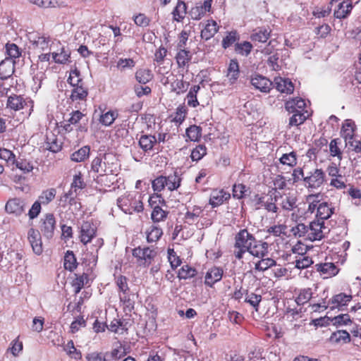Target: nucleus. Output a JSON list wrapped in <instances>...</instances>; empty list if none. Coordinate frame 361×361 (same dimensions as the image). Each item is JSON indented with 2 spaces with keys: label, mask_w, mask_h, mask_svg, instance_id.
Wrapping results in <instances>:
<instances>
[{
  "label": "nucleus",
  "mask_w": 361,
  "mask_h": 361,
  "mask_svg": "<svg viewBox=\"0 0 361 361\" xmlns=\"http://www.w3.org/2000/svg\"><path fill=\"white\" fill-rule=\"evenodd\" d=\"M255 238L247 229H242L235 235L233 255L236 259L243 258V255L247 252L251 244L253 243Z\"/></svg>",
  "instance_id": "nucleus-1"
},
{
  "label": "nucleus",
  "mask_w": 361,
  "mask_h": 361,
  "mask_svg": "<svg viewBox=\"0 0 361 361\" xmlns=\"http://www.w3.org/2000/svg\"><path fill=\"white\" fill-rule=\"evenodd\" d=\"M118 206L126 214H132L133 212H141L143 210L142 202L140 195L126 193L117 200Z\"/></svg>",
  "instance_id": "nucleus-2"
},
{
  "label": "nucleus",
  "mask_w": 361,
  "mask_h": 361,
  "mask_svg": "<svg viewBox=\"0 0 361 361\" xmlns=\"http://www.w3.org/2000/svg\"><path fill=\"white\" fill-rule=\"evenodd\" d=\"M6 108L15 111L23 110V118L30 116L32 111V102L24 99L20 95L13 94L8 97L6 103Z\"/></svg>",
  "instance_id": "nucleus-3"
},
{
  "label": "nucleus",
  "mask_w": 361,
  "mask_h": 361,
  "mask_svg": "<svg viewBox=\"0 0 361 361\" xmlns=\"http://www.w3.org/2000/svg\"><path fill=\"white\" fill-rule=\"evenodd\" d=\"M132 255L136 259L138 265L148 267L157 257V252L153 247H137L133 250Z\"/></svg>",
  "instance_id": "nucleus-4"
},
{
  "label": "nucleus",
  "mask_w": 361,
  "mask_h": 361,
  "mask_svg": "<svg viewBox=\"0 0 361 361\" xmlns=\"http://www.w3.org/2000/svg\"><path fill=\"white\" fill-rule=\"evenodd\" d=\"M30 46L29 49L35 54H38L42 51H49V38L44 35L36 34L30 35L29 37Z\"/></svg>",
  "instance_id": "nucleus-5"
},
{
  "label": "nucleus",
  "mask_w": 361,
  "mask_h": 361,
  "mask_svg": "<svg viewBox=\"0 0 361 361\" xmlns=\"http://www.w3.org/2000/svg\"><path fill=\"white\" fill-rule=\"evenodd\" d=\"M329 231L324 226V222L320 220L313 221L308 226L307 238L311 241L320 240Z\"/></svg>",
  "instance_id": "nucleus-6"
},
{
  "label": "nucleus",
  "mask_w": 361,
  "mask_h": 361,
  "mask_svg": "<svg viewBox=\"0 0 361 361\" xmlns=\"http://www.w3.org/2000/svg\"><path fill=\"white\" fill-rule=\"evenodd\" d=\"M325 177V173L322 169H315L304 178V182L307 188L317 189L323 185Z\"/></svg>",
  "instance_id": "nucleus-7"
},
{
  "label": "nucleus",
  "mask_w": 361,
  "mask_h": 361,
  "mask_svg": "<svg viewBox=\"0 0 361 361\" xmlns=\"http://www.w3.org/2000/svg\"><path fill=\"white\" fill-rule=\"evenodd\" d=\"M26 204L23 200L13 198L9 200L6 204V211L9 214L20 216L25 212Z\"/></svg>",
  "instance_id": "nucleus-8"
},
{
  "label": "nucleus",
  "mask_w": 361,
  "mask_h": 361,
  "mask_svg": "<svg viewBox=\"0 0 361 361\" xmlns=\"http://www.w3.org/2000/svg\"><path fill=\"white\" fill-rule=\"evenodd\" d=\"M268 243L266 242L257 241L255 238L247 252L252 256L258 258H263L268 254Z\"/></svg>",
  "instance_id": "nucleus-9"
},
{
  "label": "nucleus",
  "mask_w": 361,
  "mask_h": 361,
  "mask_svg": "<svg viewBox=\"0 0 361 361\" xmlns=\"http://www.w3.org/2000/svg\"><path fill=\"white\" fill-rule=\"evenodd\" d=\"M96 228L89 221L83 222L80 228V240L85 245L90 243L95 235Z\"/></svg>",
  "instance_id": "nucleus-10"
},
{
  "label": "nucleus",
  "mask_w": 361,
  "mask_h": 361,
  "mask_svg": "<svg viewBox=\"0 0 361 361\" xmlns=\"http://www.w3.org/2000/svg\"><path fill=\"white\" fill-rule=\"evenodd\" d=\"M28 240L33 252L36 255H40L42 252V243L39 232L33 228L30 229L28 232Z\"/></svg>",
  "instance_id": "nucleus-11"
},
{
  "label": "nucleus",
  "mask_w": 361,
  "mask_h": 361,
  "mask_svg": "<svg viewBox=\"0 0 361 361\" xmlns=\"http://www.w3.org/2000/svg\"><path fill=\"white\" fill-rule=\"evenodd\" d=\"M306 103L301 98H293L285 103V109L290 114L301 113L307 111L305 110Z\"/></svg>",
  "instance_id": "nucleus-12"
},
{
  "label": "nucleus",
  "mask_w": 361,
  "mask_h": 361,
  "mask_svg": "<svg viewBox=\"0 0 361 361\" xmlns=\"http://www.w3.org/2000/svg\"><path fill=\"white\" fill-rule=\"evenodd\" d=\"M251 84L256 89L260 90L262 92L267 93L270 91L273 83L268 78L259 75H256L252 77Z\"/></svg>",
  "instance_id": "nucleus-13"
},
{
  "label": "nucleus",
  "mask_w": 361,
  "mask_h": 361,
  "mask_svg": "<svg viewBox=\"0 0 361 361\" xmlns=\"http://www.w3.org/2000/svg\"><path fill=\"white\" fill-rule=\"evenodd\" d=\"M56 220L52 214H47L43 221L41 231L47 238L53 236L55 229Z\"/></svg>",
  "instance_id": "nucleus-14"
},
{
  "label": "nucleus",
  "mask_w": 361,
  "mask_h": 361,
  "mask_svg": "<svg viewBox=\"0 0 361 361\" xmlns=\"http://www.w3.org/2000/svg\"><path fill=\"white\" fill-rule=\"evenodd\" d=\"M224 271L221 268L213 267L209 269L205 275L204 283L212 287L215 283L219 281L223 276Z\"/></svg>",
  "instance_id": "nucleus-15"
},
{
  "label": "nucleus",
  "mask_w": 361,
  "mask_h": 361,
  "mask_svg": "<svg viewBox=\"0 0 361 361\" xmlns=\"http://www.w3.org/2000/svg\"><path fill=\"white\" fill-rule=\"evenodd\" d=\"M229 198L230 194L225 192L223 189L214 190L210 195L209 204L212 207H216L222 204L224 201Z\"/></svg>",
  "instance_id": "nucleus-16"
},
{
  "label": "nucleus",
  "mask_w": 361,
  "mask_h": 361,
  "mask_svg": "<svg viewBox=\"0 0 361 361\" xmlns=\"http://www.w3.org/2000/svg\"><path fill=\"white\" fill-rule=\"evenodd\" d=\"M15 61L11 59L6 58L0 63V79L6 80L14 73Z\"/></svg>",
  "instance_id": "nucleus-17"
},
{
  "label": "nucleus",
  "mask_w": 361,
  "mask_h": 361,
  "mask_svg": "<svg viewBox=\"0 0 361 361\" xmlns=\"http://www.w3.org/2000/svg\"><path fill=\"white\" fill-rule=\"evenodd\" d=\"M107 159V157L104 156V161L102 160L99 157H96L93 159L92 163V170L99 173L102 174V173H111L114 171V165L106 166V160Z\"/></svg>",
  "instance_id": "nucleus-18"
},
{
  "label": "nucleus",
  "mask_w": 361,
  "mask_h": 361,
  "mask_svg": "<svg viewBox=\"0 0 361 361\" xmlns=\"http://www.w3.org/2000/svg\"><path fill=\"white\" fill-rule=\"evenodd\" d=\"M274 83L276 89L282 93L290 94L294 90V86L288 79L276 77L274 78Z\"/></svg>",
  "instance_id": "nucleus-19"
},
{
  "label": "nucleus",
  "mask_w": 361,
  "mask_h": 361,
  "mask_svg": "<svg viewBox=\"0 0 361 361\" xmlns=\"http://www.w3.org/2000/svg\"><path fill=\"white\" fill-rule=\"evenodd\" d=\"M317 270L324 275V278H329L337 274L338 269L333 263H324L316 264Z\"/></svg>",
  "instance_id": "nucleus-20"
},
{
  "label": "nucleus",
  "mask_w": 361,
  "mask_h": 361,
  "mask_svg": "<svg viewBox=\"0 0 361 361\" xmlns=\"http://www.w3.org/2000/svg\"><path fill=\"white\" fill-rule=\"evenodd\" d=\"M353 8L352 1L345 0L338 4V8L334 11V16L336 18H345Z\"/></svg>",
  "instance_id": "nucleus-21"
},
{
  "label": "nucleus",
  "mask_w": 361,
  "mask_h": 361,
  "mask_svg": "<svg viewBox=\"0 0 361 361\" xmlns=\"http://www.w3.org/2000/svg\"><path fill=\"white\" fill-rule=\"evenodd\" d=\"M279 203L281 208L286 211H291L296 207L297 198L294 195L288 194L280 196Z\"/></svg>",
  "instance_id": "nucleus-22"
},
{
  "label": "nucleus",
  "mask_w": 361,
  "mask_h": 361,
  "mask_svg": "<svg viewBox=\"0 0 361 361\" xmlns=\"http://www.w3.org/2000/svg\"><path fill=\"white\" fill-rule=\"evenodd\" d=\"M352 299L351 295H346L344 293H339L332 298L330 301V304L332 305L331 308H341L343 306L347 305Z\"/></svg>",
  "instance_id": "nucleus-23"
},
{
  "label": "nucleus",
  "mask_w": 361,
  "mask_h": 361,
  "mask_svg": "<svg viewBox=\"0 0 361 361\" xmlns=\"http://www.w3.org/2000/svg\"><path fill=\"white\" fill-rule=\"evenodd\" d=\"M217 23L214 20H209L204 29L201 31V37L206 40L212 38L218 31Z\"/></svg>",
  "instance_id": "nucleus-24"
},
{
  "label": "nucleus",
  "mask_w": 361,
  "mask_h": 361,
  "mask_svg": "<svg viewBox=\"0 0 361 361\" xmlns=\"http://www.w3.org/2000/svg\"><path fill=\"white\" fill-rule=\"evenodd\" d=\"M333 214L332 208L326 203L322 202L317 207V220L324 221L328 219Z\"/></svg>",
  "instance_id": "nucleus-25"
},
{
  "label": "nucleus",
  "mask_w": 361,
  "mask_h": 361,
  "mask_svg": "<svg viewBox=\"0 0 361 361\" xmlns=\"http://www.w3.org/2000/svg\"><path fill=\"white\" fill-rule=\"evenodd\" d=\"M239 76V65L236 60L232 59L230 61L227 77L231 84L234 83Z\"/></svg>",
  "instance_id": "nucleus-26"
},
{
  "label": "nucleus",
  "mask_w": 361,
  "mask_h": 361,
  "mask_svg": "<svg viewBox=\"0 0 361 361\" xmlns=\"http://www.w3.org/2000/svg\"><path fill=\"white\" fill-rule=\"evenodd\" d=\"M200 90L199 85L192 86L186 97L187 104L191 107L195 108L199 105V102L197 99V94Z\"/></svg>",
  "instance_id": "nucleus-27"
},
{
  "label": "nucleus",
  "mask_w": 361,
  "mask_h": 361,
  "mask_svg": "<svg viewBox=\"0 0 361 361\" xmlns=\"http://www.w3.org/2000/svg\"><path fill=\"white\" fill-rule=\"evenodd\" d=\"M76 277L72 282V286L74 288V292L78 294L81 289L88 283V275L82 274L81 275L75 274Z\"/></svg>",
  "instance_id": "nucleus-28"
},
{
  "label": "nucleus",
  "mask_w": 361,
  "mask_h": 361,
  "mask_svg": "<svg viewBox=\"0 0 361 361\" xmlns=\"http://www.w3.org/2000/svg\"><path fill=\"white\" fill-rule=\"evenodd\" d=\"M88 95L87 90L82 84L76 85L72 90L71 99L75 100H84Z\"/></svg>",
  "instance_id": "nucleus-29"
},
{
  "label": "nucleus",
  "mask_w": 361,
  "mask_h": 361,
  "mask_svg": "<svg viewBox=\"0 0 361 361\" xmlns=\"http://www.w3.org/2000/svg\"><path fill=\"white\" fill-rule=\"evenodd\" d=\"M157 140L154 136L144 135L139 140V145L144 151H148L152 149Z\"/></svg>",
  "instance_id": "nucleus-30"
},
{
  "label": "nucleus",
  "mask_w": 361,
  "mask_h": 361,
  "mask_svg": "<svg viewBox=\"0 0 361 361\" xmlns=\"http://www.w3.org/2000/svg\"><path fill=\"white\" fill-rule=\"evenodd\" d=\"M147 240L148 243L157 241L162 235L163 232L161 228L156 226H151L146 231Z\"/></svg>",
  "instance_id": "nucleus-31"
},
{
  "label": "nucleus",
  "mask_w": 361,
  "mask_h": 361,
  "mask_svg": "<svg viewBox=\"0 0 361 361\" xmlns=\"http://www.w3.org/2000/svg\"><path fill=\"white\" fill-rule=\"evenodd\" d=\"M180 182L181 178L178 176L177 172L166 177V186L171 191L178 189L180 185Z\"/></svg>",
  "instance_id": "nucleus-32"
},
{
  "label": "nucleus",
  "mask_w": 361,
  "mask_h": 361,
  "mask_svg": "<svg viewBox=\"0 0 361 361\" xmlns=\"http://www.w3.org/2000/svg\"><path fill=\"white\" fill-rule=\"evenodd\" d=\"M322 195L320 193L315 195H309L306 197V201L309 204L307 212L312 214L317 209L320 204Z\"/></svg>",
  "instance_id": "nucleus-33"
},
{
  "label": "nucleus",
  "mask_w": 361,
  "mask_h": 361,
  "mask_svg": "<svg viewBox=\"0 0 361 361\" xmlns=\"http://www.w3.org/2000/svg\"><path fill=\"white\" fill-rule=\"evenodd\" d=\"M153 78V74L149 69L142 68L139 69L135 73V78L140 84H146L149 82Z\"/></svg>",
  "instance_id": "nucleus-34"
},
{
  "label": "nucleus",
  "mask_w": 361,
  "mask_h": 361,
  "mask_svg": "<svg viewBox=\"0 0 361 361\" xmlns=\"http://www.w3.org/2000/svg\"><path fill=\"white\" fill-rule=\"evenodd\" d=\"M186 9V4L182 1H178L176 6L173 11L174 20L177 22L181 21L185 17Z\"/></svg>",
  "instance_id": "nucleus-35"
},
{
  "label": "nucleus",
  "mask_w": 361,
  "mask_h": 361,
  "mask_svg": "<svg viewBox=\"0 0 361 361\" xmlns=\"http://www.w3.org/2000/svg\"><path fill=\"white\" fill-rule=\"evenodd\" d=\"M310 116L308 111L301 113H293L289 119V126H298L302 124Z\"/></svg>",
  "instance_id": "nucleus-36"
},
{
  "label": "nucleus",
  "mask_w": 361,
  "mask_h": 361,
  "mask_svg": "<svg viewBox=\"0 0 361 361\" xmlns=\"http://www.w3.org/2000/svg\"><path fill=\"white\" fill-rule=\"evenodd\" d=\"M350 341V336L349 333L344 330L334 332L330 337V341L335 343H338L341 341H343V343H348Z\"/></svg>",
  "instance_id": "nucleus-37"
},
{
  "label": "nucleus",
  "mask_w": 361,
  "mask_h": 361,
  "mask_svg": "<svg viewBox=\"0 0 361 361\" xmlns=\"http://www.w3.org/2000/svg\"><path fill=\"white\" fill-rule=\"evenodd\" d=\"M114 173L115 171L111 173H102V174H99L97 178V182L104 186L110 187L116 180Z\"/></svg>",
  "instance_id": "nucleus-38"
},
{
  "label": "nucleus",
  "mask_w": 361,
  "mask_h": 361,
  "mask_svg": "<svg viewBox=\"0 0 361 361\" xmlns=\"http://www.w3.org/2000/svg\"><path fill=\"white\" fill-rule=\"evenodd\" d=\"M118 116V114L116 111H108L100 116L99 122L105 126H109L114 122Z\"/></svg>",
  "instance_id": "nucleus-39"
},
{
  "label": "nucleus",
  "mask_w": 361,
  "mask_h": 361,
  "mask_svg": "<svg viewBox=\"0 0 361 361\" xmlns=\"http://www.w3.org/2000/svg\"><path fill=\"white\" fill-rule=\"evenodd\" d=\"M90 154V147L85 146L71 154V159L75 162H81L86 159Z\"/></svg>",
  "instance_id": "nucleus-40"
},
{
  "label": "nucleus",
  "mask_w": 361,
  "mask_h": 361,
  "mask_svg": "<svg viewBox=\"0 0 361 361\" xmlns=\"http://www.w3.org/2000/svg\"><path fill=\"white\" fill-rule=\"evenodd\" d=\"M276 265V261L271 258H262L261 260L258 261L255 264V269L259 271H264L269 268H271Z\"/></svg>",
  "instance_id": "nucleus-41"
},
{
  "label": "nucleus",
  "mask_w": 361,
  "mask_h": 361,
  "mask_svg": "<svg viewBox=\"0 0 361 361\" xmlns=\"http://www.w3.org/2000/svg\"><path fill=\"white\" fill-rule=\"evenodd\" d=\"M56 195V190L55 188H49L46 190H44L42 194L39 195L38 200L42 204H48L50 203L55 197Z\"/></svg>",
  "instance_id": "nucleus-42"
},
{
  "label": "nucleus",
  "mask_w": 361,
  "mask_h": 361,
  "mask_svg": "<svg viewBox=\"0 0 361 361\" xmlns=\"http://www.w3.org/2000/svg\"><path fill=\"white\" fill-rule=\"evenodd\" d=\"M168 212L164 210L161 207H154L151 214V219L154 223L164 221L167 217Z\"/></svg>",
  "instance_id": "nucleus-43"
},
{
  "label": "nucleus",
  "mask_w": 361,
  "mask_h": 361,
  "mask_svg": "<svg viewBox=\"0 0 361 361\" xmlns=\"http://www.w3.org/2000/svg\"><path fill=\"white\" fill-rule=\"evenodd\" d=\"M202 209L200 207L195 206L191 211H188L185 215V219L187 222L192 224L197 221L198 218L201 216Z\"/></svg>",
  "instance_id": "nucleus-44"
},
{
  "label": "nucleus",
  "mask_w": 361,
  "mask_h": 361,
  "mask_svg": "<svg viewBox=\"0 0 361 361\" xmlns=\"http://www.w3.org/2000/svg\"><path fill=\"white\" fill-rule=\"evenodd\" d=\"M176 61L179 67H184L189 63L190 55L188 51L185 49H179V51L176 55Z\"/></svg>",
  "instance_id": "nucleus-45"
},
{
  "label": "nucleus",
  "mask_w": 361,
  "mask_h": 361,
  "mask_svg": "<svg viewBox=\"0 0 361 361\" xmlns=\"http://www.w3.org/2000/svg\"><path fill=\"white\" fill-rule=\"evenodd\" d=\"M33 4L42 8L65 7L63 2L59 3L56 0H34Z\"/></svg>",
  "instance_id": "nucleus-46"
},
{
  "label": "nucleus",
  "mask_w": 361,
  "mask_h": 361,
  "mask_svg": "<svg viewBox=\"0 0 361 361\" xmlns=\"http://www.w3.org/2000/svg\"><path fill=\"white\" fill-rule=\"evenodd\" d=\"M312 292L310 288L302 289L298 296L295 299V302L298 305L307 303L312 298Z\"/></svg>",
  "instance_id": "nucleus-47"
},
{
  "label": "nucleus",
  "mask_w": 361,
  "mask_h": 361,
  "mask_svg": "<svg viewBox=\"0 0 361 361\" xmlns=\"http://www.w3.org/2000/svg\"><path fill=\"white\" fill-rule=\"evenodd\" d=\"M45 148L52 152H58L61 149V142L52 135L51 137H47Z\"/></svg>",
  "instance_id": "nucleus-48"
},
{
  "label": "nucleus",
  "mask_w": 361,
  "mask_h": 361,
  "mask_svg": "<svg viewBox=\"0 0 361 361\" xmlns=\"http://www.w3.org/2000/svg\"><path fill=\"white\" fill-rule=\"evenodd\" d=\"M341 144L339 139H334L329 144V152L332 157H337L338 160L342 159V152L339 145Z\"/></svg>",
  "instance_id": "nucleus-49"
},
{
  "label": "nucleus",
  "mask_w": 361,
  "mask_h": 361,
  "mask_svg": "<svg viewBox=\"0 0 361 361\" xmlns=\"http://www.w3.org/2000/svg\"><path fill=\"white\" fill-rule=\"evenodd\" d=\"M341 135L345 139V141H347L348 140H352L353 137L354 128L353 123L350 121L347 120L343 126Z\"/></svg>",
  "instance_id": "nucleus-50"
},
{
  "label": "nucleus",
  "mask_w": 361,
  "mask_h": 361,
  "mask_svg": "<svg viewBox=\"0 0 361 361\" xmlns=\"http://www.w3.org/2000/svg\"><path fill=\"white\" fill-rule=\"evenodd\" d=\"M279 160L282 164L293 167L297 164V155L294 152L286 153L282 155Z\"/></svg>",
  "instance_id": "nucleus-51"
},
{
  "label": "nucleus",
  "mask_w": 361,
  "mask_h": 361,
  "mask_svg": "<svg viewBox=\"0 0 361 361\" xmlns=\"http://www.w3.org/2000/svg\"><path fill=\"white\" fill-rule=\"evenodd\" d=\"M197 271L195 269L188 265H183L178 271V278L180 279H190L195 276Z\"/></svg>",
  "instance_id": "nucleus-52"
},
{
  "label": "nucleus",
  "mask_w": 361,
  "mask_h": 361,
  "mask_svg": "<svg viewBox=\"0 0 361 361\" xmlns=\"http://www.w3.org/2000/svg\"><path fill=\"white\" fill-rule=\"evenodd\" d=\"M64 268L73 271L76 267V259L73 252L68 251L64 257Z\"/></svg>",
  "instance_id": "nucleus-53"
},
{
  "label": "nucleus",
  "mask_w": 361,
  "mask_h": 361,
  "mask_svg": "<svg viewBox=\"0 0 361 361\" xmlns=\"http://www.w3.org/2000/svg\"><path fill=\"white\" fill-rule=\"evenodd\" d=\"M0 159L6 161L8 165L13 166L16 163V156L7 149H0Z\"/></svg>",
  "instance_id": "nucleus-54"
},
{
  "label": "nucleus",
  "mask_w": 361,
  "mask_h": 361,
  "mask_svg": "<svg viewBox=\"0 0 361 361\" xmlns=\"http://www.w3.org/2000/svg\"><path fill=\"white\" fill-rule=\"evenodd\" d=\"M269 37V32L267 29L259 30L255 31L252 35L251 39L252 41L259 42H265Z\"/></svg>",
  "instance_id": "nucleus-55"
},
{
  "label": "nucleus",
  "mask_w": 361,
  "mask_h": 361,
  "mask_svg": "<svg viewBox=\"0 0 361 361\" xmlns=\"http://www.w3.org/2000/svg\"><path fill=\"white\" fill-rule=\"evenodd\" d=\"M201 128L197 126H191L186 130V135L191 141H197L201 136Z\"/></svg>",
  "instance_id": "nucleus-56"
},
{
  "label": "nucleus",
  "mask_w": 361,
  "mask_h": 361,
  "mask_svg": "<svg viewBox=\"0 0 361 361\" xmlns=\"http://www.w3.org/2000/svg\"><path fill=\"white\" fill-rule=\"evenodd\" d=\"M207 154V148L204 145H198L192 149L190 157L192 161L200 160Z\"/></svg>",
  "instance_id": "nucleus-57"
},
{
  "label": "nucleus",
  "mask_w": 361,
  "mask_h": 361,
  "mask_svg": "<svg viewBox=\"0 0 361 361\" xmlns=\"http://www.w3.org/2000/svg\"><path fill=\"white\" fill-rule=\"evenodd\" d=\"M187 114V109L184 105H180L175 113L172 121L176 123L180 124L185 120Z\"/></svg>",
  "instance_id": "nucleus-58"
},
{
  "label": "nucleus",
  "mask_w": 361,
  "mask_h": 361,
  "mask_svg": "<svg viewBox=\"0 0 361 361\" xmlns=\"http://www.w3.org/2000/svg\"><path fill=\"white\" fill-rule=\"evenodd\" d=\"M6 53L8 55V59H11L12 60H13V59L18 58L21 55V52L18 47L16 44L8 43L6 45Z\"/></svg>",
  "instance_id": "nucleus-59"
},
{
  "label": "nucleus",
  "mask_w": 361,
  "mask_h": 361,
  "mask_svg": "<svg viewBox=\"0 0 361 361\" xmlns=\"http://www.w3.org/2000/svg\"><path fill=\"white\" fill-rule=\"evenodd\" d=\"M172 90L176 92L177 94H180L185 92L188 86L189 83L181 80H176L171 85Z\"/></svg>",
  "instance_id": "nucleus-60"
},
{
  "label": "nucleus",
  "mask_w": 361,
  "mask_h": 361,
  "mask_svg": "<svg viewBox=\"0 0 361 361\" xmlns=\"http://www.w3.org/2000/svg\"><path fill=\"white\" fill-rule=\"evenodd\" d=\"M52 58L55 63L63 64L68 61L70 54L62 49L60 53H52Z\"/></svg>",
  "instance_id": "nucleus-61"
},
{
  "label": "nucleus",
  "mask_w": 361,
  "mask_h": 361,
  "mask_svg": "<svg viewBox=\"0 0 361 361\" xmlns=\"http://www.w3.org/2000/svg\"><path fill=\"white\" fill-rule=\"evenodd\" d=\"M84 116V114L80 112V111L77 110L73 111L70 118L68 119V123L66 124L64 128L66 130H69V128L71 127V125H75L79 123V121L82 119V118Z\"/></svg>",
  "instance_id": "nucleus-62"
},
{
  "label": "nucleus",
  "mask_w": 361,
  "mask_h": 361,
  "mask_svg": "<svg viewBox=\"0 0 361 361\" xmlns=\"http://www.w3.org/2000/svg\"><path fill=\"white\" fill-rule=\"evenodd\" d=\"M85 187V183H84L82 175L80 173L75 174L73 176V180L71 183V190H74L76 192L78 190L82 189Z\"/></svg>",
  "instance_id": "nucleus-63"
},
{
  "label": "nucleus",
  "mask_w": 361,
  "mask_h": 361,
  "mask_svg": "<svg viewBox=\"0 0 361 361\" xmlns=\"http://www.w3.org/2000/svg\"><path fill=\"white\" fill-rule=\"evenodd\" d=\"M291 232L295 236L303 237L308 235V226L304 224H298L291 228Z\"/></svg>",
  "instance_id": "nucleus-64"
}]
</instances>
